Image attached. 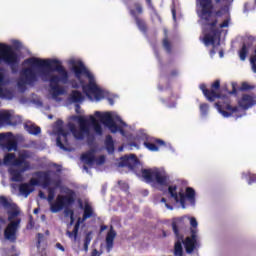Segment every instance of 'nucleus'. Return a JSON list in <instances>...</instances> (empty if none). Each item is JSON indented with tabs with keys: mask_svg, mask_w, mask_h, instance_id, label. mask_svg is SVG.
<instances>
[{
	"mask_svg": "<svg viewBox=\"0 0 256 256\" xmlns=\"http://www.w3.org/2000/svg\"><path fill=\"white\" fill-rule=\"evenodd\" d=\"M24 64L29 67L20 72L17 82V89L20 93H25L27 85H35L41 78L44 83H49V95L54 101H59L58 97L65 95V87L59 83L66 85L69 81V73L63 65L59 64L58 60L30 57L24 60Z\"/></svg>",
	"mask_w": 256,
	"mask_h": 256,
	"instance_id": "obj_1",
	"label": "nucleus"
},
{
	"mask_svg": "<svg viewBox=\"0 0 256 256\" xmlns=\"http://www.w3.org/2000/svg\"><path fill=\"white\" fill-rule=\"evenodd\" d=\"M218 11H213V0H197V14L200 17V23L203 25V43L206 47L209 45H219L221 29L229 27L231 18H227L221 24L217 25V17L229 13V7L233 0H215Z\"/></svg>",
	"mask_w": 256,
	"mask_h": 256,
	"instance_id": "obj_2",
	"label": "nucleus"
},
{
	"mask_svg": "<svg viewBox=\"0 0 256 256\" xmlns=\"http://www.w3.org/2000/svg\"><path fill=\"white\" fill-rule=\"evenodd\" d=\"M68 63L71 65V71L74 73V76L79 81V83H72V87L74 89L82 87L83 93H85L90 101H101L102 99H105V97L109 96V92L103 90L99 85H97L95 76L91 71H89V69H87L81 60L72 58Z\"/></svg>",
	"mask_w": 256,
	"mask_h": 256,
	"instance_id": "obj_3",
	"label": "nucleus"
},
{
	"mask_svg": "<svg viewBox=\"0 0 256 256\" xmlns=\"http://www.w3.org/2000/svg\"><path fill=\"white\" fill-rule=\"evenodd\" d=\"M20 62L21 58L19 57V54L13 50L11 45L0 43V65L4 63L10 67L12 73H17V67H19ZM10 83L11 78L5 70L0 68V99H7L8 101L13 99V91L8 88H4Z\"/></svg>",
	"mask_w": 256,
	"mask_h": 256,
	"instance_id": "obj_4",
	"label": "nucleus"
},
{
	"mask_svg": "<svg viewBox=\"0 0 256 256\" xmlns=\"http://www.w3.org/2000/svg\"><path fill=\"white\" fill-rule=\"evenodd\" d=\"M1 213H7L9 221L4 229V239L10 241V243H15L17 241V232L21 228V218H19L21 212L15 203L11 202L5 196H0Z\"/></svg>",
	"mask_w": 256,
	"mask_h": 256,
	"instance_id": "obj_5",
	"label": "nucleus"
},
{
	"mask_svg": "<svg viewBox=\"0 0 256 256\" xmlns=\"http://www.w3.org/2000/svg\"><path fill=\"white\" fill-rule=\"evenodd\" d=\"M190 225H191V236L187 237L183 240V235L179 233V222L173 221L172 222V229L174 231V235L176 236L177 242L175 243L174 247V255L176 256H183V245L186 249V253H193L196 249L200 247V238H199V229H197V219L195 217L190 218Z\"/></svg>",
	"mask_w": 256,
	"mask_h": 256,
	"instance_id": "obj_6",
	"label": "nucleus"
},
{
	"mask_svg": "<svg viewBox=\"0 0 256 256\" xmlns=\"http://www.w3.org/2000/svg\"><path fill=\"white\" fill-rule=\"evenodd\" d=\"M76 121L78 122L79 127L74 123H68V129L71 131L72 135H74L75 139H79L83 141L85 137L88 141H95V136L91 134V130L97 135L101 137L103 135V126L93 115L89 116V120L83 116H76ZM90 121V126H89Z\"/></svg>",
	"mask_w": 256,
	"mask_h": 256,
	"instance_id": "obj_7",
	"label": "nucleus"
},
{
	"mask_svg": "<svg viewBox=\"0 0 256 256\" xmlns=\"http://www.w3.org/2000/svg\"><path fill=\"white\" fill-rule=\"evenodd\" d=\"M217 111L222 115L223 117H231V115H234L236 119H239L242 115H245V110L250 109V107H253V105H256L255 97L244 94L239 100L238 106H231V102L229 100V97L223 96L222 101H218L214 104Z\"/></svg>",
	"mask_w": 256,
	"mask_h": 256,
	"instance_id": "obj_8",
	"label": "nucleus"
},
{
	"mask_svg": "<svg viewBox=\"0 0 256 256\" xmlns=\"http://www.w3.org/2000/svg\"><path fill=\"white\" fill-rule=\"evenodd\" d=\"M95 117L101 120L103 125L108 127L111 133H117L119 131L123 137H125L124 127H127V123H125L119 115L116 113H105L101 114V112L96 111Z\"/></svg>",
	"mask_w": 256,
	"mask_h": 256,
	"instance_id": "obj_9",
	"label": "nucleus"
},
{
	"mask_svg": "<svg viewBox=\"0 0 256 256\" xmlns=\"http://www.w3.org/2000/svg\"><path fill=\"white\" fill-rule=\"evenodd\" d=\"M142 177L146 183H152L154 187H167L170 183L169 175L163 170L155 169H142Z\"/></svg>",
	"mask_w": 256,
	"mask_h": 256,
	"instance_id": "obj_10",
	"label": "nucleus"
},
{
	"mask_svg": "<svg viewBox=\"0 0 256 256\" xmlns=\"http://www.w3.org/2000/svg\"><path fill=\"white\" fill-rule=\"evenodd\" d=\"M168 193L175 203H180L182 209H185V199H188L191 205H195V190L191 187L186 188L185 195L183 192H177V186L171 185L168 187Z\"/></svg>",
	"mask_w": 256,
	"mask_h": 256,
	"instance_id": "obj_11",
	"label": "nucleus"
},
{
	"mask_svg": "<svg viewBox=\"0 0 256 256\" xmlns=\"http://www.w3.org/2000/svg\"><path fill=\"white\" fill-rule=\"evenodd\" d=\"M54 133H56V145L63 151H71V146L69 145V132L65 131L63 128V122L58 120L54 126Z\"/></svg>",
	"mask_w": 256,
	"mask_h": 256,
	"instance_id": "obj_12",
	"label": "nucleus"
},
{
	"mask_svg": "<svg viewBox=\"0 0 256 256\" xmlns=\"http://www.w3.org/2000/svg\"><path fill=\"white\" fill-rule=\"evenodd\" d=\"M75 203V198L73 196L58 195L55 202L49 203L51 213H59L63 209L73 205Z\"/></svg>",
	"mask_w": 256,
	"mask_h": 256,
	"instance_id": "obj_13",
	"label": "nucleus"
},
{
	"mask_svg": "<svg viewBox=\"0 0 256 256\" xmlns=\"http://www.w3.org/2000/svg\"><path fill=\"white\" fill-rule=\"evenodd\" d=\"M34 177H37L43 189H47L50 185H53L54 187H61V178L57 177L51 179V171H38L34 174Z\"/></svg>",
	"mask_w": 256,
	"mask_h": 256,
	"instance_id": "obj_14",
	"label": "nucleus"
},
{
	"mask_svg": "<svg viewBox=\"0 0 256 256\" xmlns=\"http://www.w3.org/2000/svg\"><path fill=\"white\" fill-rule=\"evenodd\" d=\"M0 146L6 151H17V138L13 133H0Z\"/></svg>",
	"mask_w": 256,
	"mask_h": 256,
	"instance_id": "obj_15",
	"label": "nucleus"
},
{
	"mask_svg": "<svg viewBox=\"0 0 256 256\" xmlns=\"http://www.w3.org/2000/svg\"><path fill=\"white\" fill-rule=\"evenodd\" d=\"M95 153L96 151L94 149H91L81 156V160L86 165H94V163H96V165H103V163H105V157L101 155L96 158Z\"/></svg>",
	"mask_w": 256,
	"mask_h": 256,
	"instance_id": "obj_16",
	"label": "nucleus"
},
{
	"mask_svg": "<svg viewBox=\"0 0 256 256\" xmlns=\"http://www.w3.org/2000/svg\"><path fill=\"white\" fill-rule=\"evenodd\" d=\"M37 185H41L39 178H31L29 183H23L19 186L20 195L25 198L29 197V195L35 191L34 187Z\"/></svg>",
	"mask_w": 256,
	"mask_h": 256,
	"instance_id": "obj_17",
	"label": "nucleus"
},
{
	"mask_svg": "<svg viewBox=\"0 0 256 256\" xmlns=\"http://www.w3.org/2000/svg\"><path fill=\"white\" fill-rule=\"evenodd\" d=\"M139 166V159L134 154L125 155L120 159L118 167H128L130 171H135Z\"/></svg>",
	"mask_w": 256,
	"mask_h": 256,
	"instance_id": "obj_18",
	"label": "nucleus"
},
{
	"mask_svg": "<svg viewBox=\"0 0 256 256\" xmlns=\"http://www.w3.org/2000/svg\"><path fill=\"white\" fill-rule=\"evenodd\" d=\"M200 89L203 92V95L208 99V101H215L216 99H220V101H223V97H221V94L217 93L215 90H208L206 89L205 84L200 85Z\"/></svg>",
	"mask_w": 256,
	"mask_h": 256,
	"instance_id": "obj_19",
	"label": "nucleus"
},
{
	"mask_svg": "<svg viewBox=\"0 0 256 256\" xmlns=\"http://www.w3.org/2000/svg\"><path fill=\"white\" fill-rule=\"evenodd\" d=\"M115 237H117V232H115V230L113 229V226H111L110 230L106 235V249L108 253H110L111 249H113Z\"/></svg>",
	"mask_w": 256,
	"mask_h": 256,
	"instance_id": "obj_20",
	"label": "nucleus"
},
{
	"mask_svg": "<svg viewBox=\"0 0 256 256\" xmlns=\"http://www.w3.org/2000/svg\"><path fill=\"white\" fill-rule=\"evenodd\" d=\"M13 113L9 111H0V125H13Z\"/></svg>",
	"mask_w": 256,
	"mask_h": 256,
	"instance_id": "obj_21",
	"label": "nucleus"
},
{
	"mask_svg": "<svg viewBox=\"0 0 256 256\" xmlns=\"http://www.w3.org/2000/svg\"><path fill=\"white\" fill-rule=\"evenodd\" d=\"M69 101L71 103H83L85 96L79 90H73L69 95Z\"/></svg>",
	"mask_w": 256,
	"mask_h": 256,
	"instance_id": "obj_22",
	"label": "nucleus"
},
{
	"mask_svg": "<svg viewBox=\"0 0 256 256\" xmlns=\"http://www.w3.org/2000/svg\"><path fill=\"white\" fill-rule=\"evenodd\" d=\"M79 227H81V218H78L72 232L69 230L66 231L67 237H69V239L73 240L74 243L77 242V235H79Z\"/></svg>",
	"mask_w": 256,
	"mask_h": 256,
	"instance_id": "obj_23",
	"label": "nucleus"
},
{
	"mask_svg": "<svg viewBox=\"0 0 256 256\" xmlns=\"http://www.w3.org/2000/svg\"><path fill=\"white\" fill-rule=\"evenodd\" d=\"M24 128L30 135H39L41 133V127H38L33 122H26Z\"/></svg>",
	"mask_w": 256,
	"mask_h": 256,
	"instance_id": "obj_24",
	"label": "nucleus"
},
{
	"mask_svg": "<svg viewBox=\"0 0 256 256\" xmlns=\"http://www.w3.org/2000/svg\"><path fill=\"white\" fill-rule=\"evenodd\" d=\"M12 165L13 167H21L23 165L22 172L29 171V169H31V165L29 164V162H24L23 160H21L20 157H15Z\"/></svg>",
	"mask_w": 256,
	"mask_h": 256,
	"instance_id": "obj_25",
	"label": "nucleus"
},
{
	"mask_svg": "<svg viewBox=\"0 0 256 256\" xmlns=\"http://www.w3.org/2000/svg\"><path fill=\"white\" fill-rule=\"evenodd\" d=\"M9 173L12 177V181L14 182H19V181H23V176L21 175V173H23V170H17L15 168H10Z\"/></svg>",
	"mask_w": 256,
	"mask_h": 256,
	"instance_id": "obj_26",
	"label": "nucleus"
},
{
	"mask_svg": "<svg viewBox=\"0 0 256 256\" xmlns=\"http://www.w3.org/2000/svg\"><path fill=\"white\" fill-rule=\"evenodd\" d=\"M130 15H132L134 17L136 24H137L138 28L140 29V31H145V29H146L145 21H143L142 19H140L137 16V12H135V10L131 9Z\"/></svg>",
	"mask_w": 256,
	"mask_h": 256,
	"instance_id": "obj_27",
	"label": "nucleus"
},
{
	"mask_svg": "<svg viewBox=\"0 0 256 256\" xmlns=\"http://www.w3.org/2000/svg\"><path fill=\"white\" fill-rule=\"evenodd\" d=\"M105 147L108 153H113L115 151V144L113 143V137H111V135L106 136Z\"/></svg>",
	"mask_w": 256,
	"mask_h": 256,
	"instance_id": "obj_28",
	"label": "nucleus"
},
{
	"mask_svg": "<svg viewBox=\"0 0 256 256\" xmlns=\"http://www.w3.org/2000/svg\"><path fill=\"white\" fill-rule=\"evenodd\" d=\"M91 217H93V208L91 205L85 204L82 221H87V219H91Z\"/></svg>",
	"mask_w": 256,
	"mask_h": 256,
	"instance_id": "obj_29",
	"label": "nucleus"
},
{
	"mask_svg": "<svg viewBox=\"0 0 256 256\" xmlns=\"http://www.w3.org/2000/svg\"><path fill=\"white\" fill-rule=\"evenodd\" d=\"M53 187H47L46 189H48V197L46 198L48 203H51L54 199H55V191L56 189H61L60 187H56L54 185H52Z\"/></svg>",
	"mask_w": 256,
	"mask_h": 256,
	"instance_id": "obj_30",
	"label": "nucleus"
},
{
	"mask_svg": "<svg viewBox=\"0 0 256 256\" xmlns=\"http://www.w3.org/2000/svg\"><path fill=\"white\" fill-rule=\"evenodd\" d=\"M15 154L13 153H8L5 155L4 157V163L5 165H13L14 161H15Z\"/></svg>",
	"mask_w": 256,
	"mask_h": 256,
	"instance_id": "obj_31",
	"label": "nucleus"
},
{
	"mask_svg": "<svg viewBox=\"0 0 256 256\" xmlns=\"http://www.w3.org/2000/svg\"><path fill=\"white\" fill-rule=\"evenodd\" d=\"M164 35H165V38L163 39V47L167 51V53H170V51H171V43L167 39V29H164Z\"/></svg>",
	"mask_w": 256,
	"mask_h": 256,
	"instance_id": "obj_32",
	"label": "nucleus"
},
{
	"mask_svg": "<svg viewBox=\"0 0 256 256\" xmlns=\"http://www.w3.org/2000/svg\"><path fill=\"white\" fill-rule=\"evenodd\" d=\"M131 9H132L133 11H135L136 17H137L138 15H141V13H143V6H142L141 3H139V2H135V3L133 4V8H130V11H131Z\"/></svg>",
	"mask_w": 256,
	"mask_h": 256,
	"instance_id": "obj_33",
	"label": "nucleus"
},
{
	"mask_svg": "<svg viewBox=\"0 0 256 256\" xmlns=\"http://www.w3.org/2000/svg\"><path fill=\"white\" fill-rule=\"evenodd\" d=\"M19 157L21 158V160L24 163H28L27 159H29L31 157V153L29 151H27V150H24V151L19 153Z\"/></svg>",
	"mask_w": 256,
	"mask_h": 256,
	"instance_id": "obj_34",
	"label": "nucleus"
},
{
	"mask_svg": "<svg viewBox=\"0 0 256 256\" xmlns=\"http://www.w3.org/2000/svg\"><path fill=\"white\" fill-rule=\"evenodd\" d=\"M239 57L241 61H245V59H247V46L245 44L242 46V49L239 52Z\"/></svg>",
	"mask_w": 256,
	"mask_h": 256,
	"instance_id": "obj_35",
	"label": "nucleus"
},
{
	"mask_svg": "<svg viewBox=\"0 0 256 256\" xmlns=\"http://www.w3.org/2000/svg\"><path fill=\"white\" fill-rule=\"evenodd\" d=\"M208 112H209V105L201 104L200 105V113H201L202 117H207Z\"/></svg>",
	"mask_w": 256,
	"mask_h": 256,
	"instance_id": "obj_36",
	"label": "nucleus"
},
{
	"mask_svg": "<svg viewBox=\"0 0 256 256\" xmlns=\"http://www.w3.org/2000/svg\"><path fill=\"white\" fill-rule=\"evenodd\" d=\"M144 145L147 149H149V151H159V148L157 147V145L150 143V142H144Z\"/></svg>",
	"mask_w": 256,
	"mask_h": 256,
	"instance_id": "obj_37",
	"label": "nucleus"
},
{
	"mask_svg": "<svg viewBox=\"0 0 256 256\" xmlns=\"http://www.w3.org/2000/svg\"><path fill=\"white\" fill-rule=\"evenodd\" d=\"M5 225H7V218L0 216V233L5 228Z\"/></svg>",
	"mask_w": 256,
	"mask_h": 256,
	"instance_id": "obj_38",
	"label": "nucleus"
},
{
	"mask_svg": "<svg viewBox=\"0 0 256 256\" xmlns=\"http://www.w3.org/2000/svg\"><path fill=\"white\" fill-rule=\"evenodd\" d=\"M64 215L65 217H70V219H73V215H75V213L73 212V210L65 208Z\"/></svg>",
	"mask_w": 256,
	"mask_h": 256,
	"instance_id": "obj_39",
	"label": "nucleus"
},
{
	"mask_svg": "<svg viewBox=\"0 0 256 256\" xmlns=\"http://www.w3.org/2000/svg\"><path fill=\"white\" fill-rule=\"evenodd\" d=\"M93 239V237H91V232H88L85 236V239H84V243L86 245H91V240Z\"/></svg>",
	"mask_w": 256,
	"mask_h": 256,
	"instance_id": "obj_40",
	"label": "nucleus"
},
{
	"mask_svg": "<svg viewBox=\"0 0 256 256\" xmlns=\"http://www.w3.org/2000/svg\"><path fill=\"white\" fill-rule=\"evenodd\" d=\"M219 87H221V82L219 80H216L213 84H212V89L211 91H215V89H219Z\"/></svg>",
	"mask_w": 256,
	"mask_h": 256,
	"instance_id": "obj_41",
	"label": "nucleus"
},
{
	"mask_svg": "<svg viewBox=\"0 0 256 256\" xmlns=\"http://www.w3.org/2000/svg\"><path fill=\"white\" fill-rule=\"evenodd\" d=\"M161 203H164L166 208H168L170 211H173V206L169 205V203H167V200L165 198L161 199Z\"/></svg>",
	"mask_w": 256,
	"mask_h": 256,
	"instance_id": "obj_42",
	"label": "nucleus"
},
{
	"mask_svg": "<svg viewBox=\"0 0 256 256\" xmlns=\"http://www.w3.org/2000/svg\"><path fill=\"white\" fill-rule=\"evenodd\" d=\"M43 234L42 233H38L37 234V247H39L41 245V241H43Z\"/></svg>",
	"mask_w": 256,
	"mask_h": 256,
	"instance_id": "obj_43",
	"label": "nucleus"
},
{
	"mask_svg": "<svg viewBox=\"0 0 256 256\" xmlns=\"http://www.w3.org/2000/svg\"><path fill=\"white\" fill-rule=\"evenodd\" d=\"M12 43H13V47H15V49H21V47H22L21 42H19L18 40H14Z\"/></svg>",
	"mask_w": 256,
	"mask_h": 256,
	"instance_id": "obj_44",
	"label": "nucleus"
},
{
	"mask_svg": "<svg viewBox=\"0 0 256 256\" xmlns=\"http://www.w3.org/2000/svg\"><path fill=\"white\" fill-rule=\"evenodd\" d=\"M252 183H256V175L255 174H252L250 176V179L248 181V185H252Z\"/></svg>",
	"mask_w": 256,
	"mask_h": 256,
	"instance_id": "obj_45",
	"label": "nucleus"
},
{
	"mask_svg": "<svg viewBox=\"0 0 256 256\" xmlns=\"http://www.w3.org/2000/svg\"><path fill=\"white\" fill-rule=\"evenodd\" d=\"M172 17H173V20L176 21L177 19V12L175 11V8H172Z\"/></svg>",
	"mask_w": 256,
	"mask_h": 256,
	"instance_id": "obj_46",
	"label": "nucleus"
},
{
	"mask_svg": "<svg viewBox=\"0 0 256 256\" xmlns=\"http://www.w3.org/2000/svg\"><path fill=\"white\" fill-rule=\"evenodd\" d=\"M39 197L40 199H47V196H45V193L43 191H39Z\"/></svg>",
	"mask_w": 256,
	"mask_h": 256,
	"instance_id": "obj_47",
	"label": "nucleus"
},
{
	"mask_svg": "<svg viewBox=\"0 0 256 256\" xmlns=\"http://www.w3.org/2000/svg\"><path fill=\"white\" fill-rule=\"evenodd\" d=\"M56 247H57V249H60V251H65V247H63V245H61V243H57Z\"/></svg>",
	"mask_w": 256,
	"mask_h": 256,
	"instance_id": "obj_48",
	"label": "nucleus"
},
{
	"mask_svg": "<svg viewBox=\"0 0 256 256\" xmlns=\"http://www.w3.org/2000/svg\"><path fill=\"white\" fill-rule=\"evenodd\" d=\"M75 111L76 113H81V106L79 104L75 105Z\"/></svg>",
	"mask_w": 256,
	"mask_h": 256,
	"instance_id": "obj_49",
	"label": "nucleus"
},
{
	"mask_svg": "<svg viewBox=\"0 0 256 256\" xmlns=\"http://www.w3.org/2000/svg\"><path fill=\"white\" fill-rule=\"evenodd\" d=\"M101 254H99V251H97V249H94L93 251H92V254H91V256H100Z\"/></svg>",
	"mask_w": 256,
	"mask_h": 256,
	"instance_id": "obj_50",
	"label": "nucleus"
},
{
	"mask_svg": "<svg viewBox=\"0 0 256 256\" xmlns=\"http://www.w3.org/2000/svg\"><path fill=\"white\" fill-rule=\"evenodd\" d=\"M242 89H243L244 91H247V89H249V84L243 83V84H242Z\"/></svg>",
	"mask_w": 256,
	"mask_h": 256,
	"instance_id": "obj_51",
	"label": "nucleus"
},
{
	"mask_svg": "<svg viewBox=\"0 0 256 256\" xmlns=\"http://www.w3.org/2000/svg\"><path fill=\"white\" fill-rule=\"evenodd\" d=\"M141 138H142L143 140H146V141L149 140V136H147V134H145V133L142 134Z\"/></svg>",
	"mask_w": 256,
	"mask_h": 256,
	"instance_id": "obj_52",
	"label": "nucleus"
},
{
	"mask_svg": "<svg viewBox=\"0 0 256 256\" xmlns=\"http://www.w3.org/2000/svg\"><path fill=\"white\" fill-rule=\"evenodd\" d=\"M233 87V91L228 92L230 95H235L236 91H235V85H232Z\"/></svg>",
	"mask_w": 256,
	"mask_h": 256,
	"instance_id": "obj_53",
	"label": "nucleus"
},
{
	"mask_svg": "<svg viewBox=\"0 0 256 256\" xmlns=\"http://www.w3.org/2000/svg\"><path fill=\"white\" fill-rule=\"evenodd\" d=\"M108 102L110 105H115V102L113 101V98H108Z\"/></svg>",
	"mask_w": 256,
	"mask_h": 256,
	"instance_id": "obj_54",
	"label": "nucleus"
},
{
	"mask_svg": "<svg viewBox=\"0 0 256 256\" xmlns=\"http://www.w3.org/2000/svg\"><path fill=\"white\" fill-rule=\"evenodd\" d=\"M83 169H84V171H86V173H89V174H91V172L89 171V168L87 167V166H83Z\"/></svg>",
	"mask_w": 256,
	"mask_h": 256,
	"instance_id": "obj_55",
	"label": "nucleus"
},
{
	"mask_svg": "<svg viewBox=\"0 0 256 256\" xmlns=\"http://www.w3.org/2000/svg\"><path fill=\"white\" fill-rule=\"evenodd\" d=\"M84 251H89V244L84 243Z\"/></svg>",
	"mask_w": 256,
	"mask_h": 256,
	"instance_id": "obj_56",
	"label": "nucleus"
},
{
	"mask_svg": "<svg viewBox=\"0 0 256 256\" xmlns=\"http://www.w3.org/2000/svg\"><path fill=\"white\" fill-rule=\"evenodd\" d=\"M157 143H158L159 145H165V141H163V140H157Z\"/></svg>",
	"mask_w": 256,
	"mask_h": 256,
	"instance_id": "obj_57",
	"label": "nucleus"
},
{
	"mask_svg": "<svg viewBox=\"0 0 256 256\" xmlns=\"http://www.w3.org/2000/svg\"><path fill=\"white\" fill-rule=\"evenodd\" d=\"M73 223H75V218L74 217L70 218V224L69 225L71 226V225H73Z\"/></svg>",
	"mask_w": 256,
	"mask_h": 256,
	"instance_id": "obj_58",
	"label": "nucleus"
},
{
	"mask_svg": "<svg viewBox=\"0 0 256 256\" xmlns=\"http://www.w3.org/2000/svg\"><path fill=\"white\" fill-rule=\"evenodd\" d=\"M37 213H39V209H34V215H37Z\"/></svg>",
	"mask_w": 256,
	"mask_h": 256,
	"instance_id": "obj_59",
	"label": "nucleus"
},
{
	"mask_svg": "<svg viewBox=\"0 0 256 256\" xmlns=\"http://www.w3.org/2000/svg\"><path fill=\"white\" fill-rule=\"evenodd\" d=\"M177 75V70L172 71V76Z\"/></svg>",
	"mask_w": 256,
	"mask_h": 256,
	"instance_id": "obj_60",
	"label": "nucleus"
},
{
	"mask_svg": "<svg viewBox=\"0 0 256 256\" xmlns=\"http://www.w3.org/2000/svg\"><path fill=\"white\" fill-rule=\"evenodd\" d=\"M219 56H220L221 58H223V51H220V52H219Z\"/></svg>",
	"mask_w": 256,
	"mask_h": 256,
	"instance_id": "obj_61",
	"label": "nucleus"
},
{
	"mask_svg": "<svg viewBox=\"0 0 256 256\" xmlns=\"http://www.w3.org/2000/svg\"><path fill=\"white\" fill-rule=\"evenodd\" d=\"M148 5H151V0H146Z\"/></svg>",
	"mask_w": 256,
	"mask_h": 256,
	"instance_id": "obj_62",
	"label": "nucleus"
},
{
	"mask_svg": "<svg viewBox=\"0 0 256 256\" xmlns=\"http://www.w3.org/2000/svg\"><path fill=\"white\" fill-rule=\"evenodd\" d=\"M48 119H53V115H48Z\"/></svg>",
	"mask_w": 256,
	"mask_h": 256,
	"instance_id": "obj_63",
	"label": "nucleus"
},
{
	"mask_svg": "<svg viewBox=\"0 0 256 256\" xmlns=\"http://www.w3.org/2000/svg\"><path fill=\"white\" fill-rule=\"evenodd\" d=\"M104 229H107V226H103V227H102V231H103Z\"/></svg>",
	"mask_w": 256,
	"mask_h": 256,
	"instance_id": "obj_64",
	"label": "nucleus"
}]
</instances>
